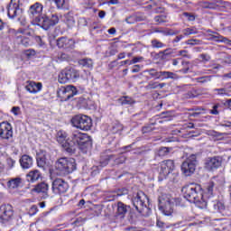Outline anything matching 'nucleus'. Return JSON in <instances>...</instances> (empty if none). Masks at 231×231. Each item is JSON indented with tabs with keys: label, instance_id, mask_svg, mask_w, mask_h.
Returning <instances> with one entry per match:
<instances>
[{
	"label": "nucleus",
	"instance_id": "13",
	"mask_svg": "<svg viewBox=\"0 0 231 231\" xmlns=\"http://www.w3.org/2000/svg\"><path fill=\"white\" fill-rule=\"evenodd\" d=\"M223 164V158L220 156L208 157L204 161V169L206 171H217Z\"/></svg>",
	"mask_w": 231,
	"mask_h": 231
},
{
	"label": "nucleus",
	"instance_id": "25",
	"mask_svg": "<svg viewBox=\"0 0 231 231\" xmlns=\"http://www.w3.org/2000/svg\"><path fill=\"white\" fill-rule=\"evenodd\" d=\"M49 186L45 182L37 184L33 189L32 192H37V194H48Z\"/></svg>",
	"mask_w": 231,
	"mask_h": 231
},
{
	"label": "nucleus",
	"instance_id": "3",
	"mask_svg": "<svg viewBox=\"0 0 231 231\" xmlns=\"http://www.w3.org/2000/svg\"><path fill=\"white\" fill-rule=\"evenodd\" d=\"M174 203H176V199L169 194H162L159 198V209L164 216H172L174 213Z\"/></svg>",
	"mask_w": 231,
	"mask_h": 231
},
{
	"label": "nucleus",
	"instance_id": "38",
	"mask_svg": "<svg viewBox=\"0 0 231 231\" xmlns=\"http://www.w3.org/2000/svg\"><path fill=\"white\" fill-rule=\"evenodd\" d=\"M155 33H162V35H176L178 33L171 30L155 29Z\"/></svg>",
	"mask_w": 231,
	"mask_h": 231
},
{
	"label": "nucleus",
	"instance_id": "19",
	"mask_svg": "<svg viewBox=\"0 0 231 231\" xmlns=\"http://www.w3.org/2000/svg\"><path fill=\"white\" fill-rule=\"evenodd\" d=\"M207 207L206 208H208V210H211V212H219L220 214H223L225 212V204L222 202H219L217 200H206Z\"/></svg>",
	"mask_w": 231,
	"mask_h": 231
},
{
	"label": "nucleus",
	"instance_id": "54",
	"mask_svg": "<svg viewBox=\"0 0 231 231\" xmlns=\"http://www.w3.org/2000/svg\"><path fill=\"white\" fill-rule=\"evenodd\" d=\"M21 111V108L19 106H14L11 110V112L15 116H19V113Z\"/></svg>",
	"mask_w": 231,
	"mask_h": 231
},
{
	"label": "nucleus",
	"instance_id": "1",
	"mask_svg": "<svg viewBox=\"0 0 231 231\" xmlns=\"http://www.w3.org/2000/svg\"><path fill=\"white\" fill-rule=\"evenodd\" d=\"M56 140L62 149L73 154L77 151V147L82 151V152H88V149H91V137L88 134L79 132L77 130L72 132L70 138H68V133L64 130L58 131L56 134Z\"/></svg>",
	"mask_w": 231,
	"mask_h": 231
},
{
	"label": "nucleus",
	"instance_id": "14",
	"mask_svg": "<svg viewBox=\"0 0 231 231\" xmlns=\"http://www.w3.org/2000/svg\"><path fill=\"white\" fill-rule=\"evenodd\" d=\"M7 15L10 19H15V17L23 15V8L19 5V0H11L7 7Z\"/></svg>",
	"mask_w": 231,
	"mask_h": 231
},
{
	"label": "nucleus",
	"instance_id": "37",
	"mask_svg": "<svg viewBox=\"0 0 231 231\" xmlns=\"http://www.w3.org/2000/svg\"><path fill=\"white\" fill-rule=\"evenodd\" d=\"M182 33L184 35H196V33H198V29H196L195 27H191V28H186L182 31Z\"/></svg>",
	"mask_w": 231,
	"mask_h": 231
},
{
	"label": "nucleus",
	"instance_id": "52",
	"mask_svg": "<svg viewBox=\"0 0 231 231\" xmlns=\"http://www.w3.org/2000/svg\"><path fill=\"white\" fill-rule=\"evenodd\" d=\"M211 80V77L210 76H206V77H202V78H199V82H210Z\"/></svg>",
	"mask_w": 231,
	"mask_h": 231
},
{
	"label": "nucleus",
	"instance_id": "58",
	"mask_svg": "<svg viewBox=\"0 0 231 231\" xmlns=\"http://www.w3.org/2000/svg\"><path fill=\"white\" fill-rule=\"evenodd\" d=\"M35 41L38 42L39 46H44V42H42L41 36H36Z\"/></svg>",
	"mask_w": 231,
	"mask_h": 231
},
{
	"label": "nucleus",
	"instance_id": "2",
	"mask_svg": "<svg viewBox=\"0 0 231 231\" xmlns=\"http://www.w3.org/2000/svg\"><path fill=\"white\" fill-rule=\"evenodd\" d=\"M181 190L185 199L189 203H195L199 208H207V199H203V189L199 184H188Z\"/></svg>",
	"mask_w": 231,
	"mask_h": 231
},
{
	"label": "nucleus",
	"instance_id": "56",
	"mask_svg": "<svg viewBox=\"0 0 231 231\" xmlns=\"http://www.w3.org/2000/svg\"><path fill=\"white\" fill-rule=\"evenodd\" d=\"M118 3H120L118 0H109L104 2L102 5H108V6H110V5H118Z\"/></svg>",
	"mask_w": 231,
	"mask_h": 231
},
{
	"label": "nucleus",
	"instance_id": "60",
	"mask_svg": "<svg viewBox=\"0 0 231 231\" xmlns=\"http://www.w3.org/2000/svg\"><path fill=\"white\" fill-rule=\"evenodd\" d=\"M157 226H159V228H164L165 224L163 223V221L157 220Z\"/></svg>",
	"mask_w": 231,
	"mask_h": 231
},
{
	"label": "nucleus",
	"instance_id": "43",
	"mask_svg": "<svg viewBox=\"0 0 231 231\" xmlns=\"http://www.w3.org/2000/svg\"><path fill=\"white\" fill-rule=\"evenodd\" d=\"M221 107L220 104H216L213 106L212 109L209 111L210 115H219V108Z\"/></svg>",
	"mask_w": 231,
	"mask_h": 231
},
{
	"label": "nucleus",
	"instance_id": "47",
	"mask_svg": "<svg viewBox=\"0 0 231 231\" xmlns=\"http://www.w3.org/2000/svg\"><path fill=\"white\" fill-rule=\"evenodd\" d=\"M38 212H39V208H37V206L35 205L32 206L29 210L30 216H35V214H37Z\"/></svg>",
	"mask_w": 231,
	"mask_h": 231
},
{
	"label": "nucleus",
	"instance_id": "30",
	"mask_svg": "<svg viewBox=\"0 0 231 231\" xmlns=\"http://www.w3.org/2000/svg\"><path fill=\"white\" fill-rule=\"evenodd\" d=\"M167 83H160L158 81H150L145 87L146 89H163Z\"/></svg>",
	"mask_w": 231,
	"mask_h": 231
},
{
	"label": "nucleus",
	"instance_id": "8",
	"mask_svg": "<svg viewBox=\"0 0 231 231\" xmlns=\"http://www.w3.org/2000/svg\"><path fill=\"white\" fill-rule=\"evenodd\" d=\"M148 199L147 195H145L143 191L137 192L136 196L133 199V205L135 210L143 216H145L149 210V208H147V205H145V201Z\"/></svg>",
	"mask_w": 231,
	"mask_h": 231
},
{
	"label": "nucleus",
	"instance_id": "10",
	"mask_svg": "<svg viewBox=\"0 0 231 231\" xmlns=\"http://www.w3.org/2000/svg\"><path fill=\"white\" fill-rule=\"evenodd\" d=\"M59 24V15L57 14H43L42 20L38 23V26L43 30H50L51 26Z\"/></svg>",
	"mask_w": 231,
	"mask_h": 231
},
{
	"label": "nucleus",
	"instance_id": "36",
	"mask_svg": "<svg viewBox=\"0 0 231 231\" xmlns=\"http://www.w3.org/2000/svg\"><path fill=\"white\" fill-rule=\"evenodd\" d=\"M151 44H152V48H154V49L165 48V44L156 39L152 40Z\"/></svg>",
	"mask_w": 231,
	"mask_h": 231
},
{
	"label": "nucleus",
	"instance_id": "9",
	"mask_svg": "<svg viewBox=\"0 0 231 231\" xmlns=\"http://www.w3.org/2000/svg\"><path fill=\"white\" fill-rule=\"evenodd\" d=\"M44 6H42V4L36 2L35 4L32 5L28 10L29 17L32 20L33 24H36L37 26L41 23L42 19V9Z\"/></svg>",
	"mask_w": 231,
	"mask_h": 231
},
{
	"label": "nucleus",
	"instance_id": "26",
	"mask_svg": "<svg viewBox=\"0 0 231 231\" xmlns=\"http://www.w3.org/2000/svg\"><path fill=\"white\" fill-rule=\"evenodd\" d=\"M160 79L162 80H167L171 79V80H178L180 77H178V74L171 71H160Z\"/></svg>",
	"mask_w": 231,
	"mask_h": 231
},
{
	"label": "nucleus",
	"instance_id": "40",
	"mask_svg": "<svg viewBox=\"0 0 231 231\" xmlns=\"http://www.w3.org/2000/svg\"><path fill=\"white\" fill-rule=\"evenodd\" d=\"M213 91H214V93H217V95H219L220 97L228 96V93L226 92V88H214Z\"/></svg>",
	"mask_w": 231,
	"mask_h": 231
},
{
	"label": "nucleus",
	"instance_id": "46",
	"mask_svg": "<svg viewBox=\"0 0 231 231\" xmlns=\"http://www.w3.org/2000/svg\"><path fill=\"white\" fill-rule=\"evenodd\" d=\"M143 60V57L138 56L134 57L132 60H130V66L131 64H138V62H142Z\"/></svg>",
	"mask_w": 231,
	"mask_h": 231
},
{
	"label": "nucleus",
	"instance_id": "4",
	"mask_svg": "<svg viewBox=\"0 0 231 231\" xmlns=\"http://www.w3.org/2000/svg\"><path fill=\"white\" fill-rule=\"evenodd\" d=\"M55 167L61 174L66 175L71 174L77 169V164L73 158L61 157L56 162Z\"/></svg>",
	"mask_w": 231,
	"mask_h": 231
},
{
	"label": "nucleus",
	"instance_id": "57",
	"mask_svg": "<svg viewBox=\"0 0 231 231\" xmlns=\"http://www.w3.org/2000/svg\"><path fill=\"white\" fill-rule=\"evenodd\" d=\"M142 67L140 65H134L132 69V73H140Z\"/></svg>",
	"mask_w": 231,
	"mask_h": 231
},
{
	"label": "nucleus",
	"instance_id": "24",
	"mask_svg": "<svg viewBox=\"0 0 231 231\" xmlns=\"http://www.w3.org/2000/svg\"><path fill=\"white\" fill-rule=\"evenodd\" d=\"M41 178H42V175H41V171H39V170L31 171L26 175L27 181H30L31 183H35V181H39V180H41Z\"/></svg>",
	"mask_w": 231,
	"mask_h": 231
},
{
	"label": "nucleus",
	"instance_id": "5",
	"mask_svg": "<svg viewBox=\"0 0 231 231\" xmlns=\"http://www.w3.org/2000/svg\"><path fill=\"white\" fill-rule=\"evenodd\" d=\"M70 123L73 127L80 129V131H89L93 127V120L86 115L74 116Z\"/></svg>",
	"mask_w": 231,
	"mask_h": 231
},
{
	"label": "nucleus",
	"instance_id": "64",
	"mask_svg": "<svg viewBox=\"0 0 231 231\" xmlns=\"http://www.w3.org/2000/svg\"><path fill=\"white\" fill-rule=\"evenodd\" d=\"M221 39L222 42H225L226 44H231V41L229 39L225 37H221Z\"/></svg>",
	"mask_w": 231,
	"mask_h": 231
},
{
	"label": "nucleus",
	"instance_id": "20",
	"mask_svg": "<svg viewBox=\"0 0 231 231\" xmlns=\"http://www.w3.org/2000/svg\"><path fill=\"white\" fill-rule=\"evenodd\" d=\"M57 46L62 50H73L75 48V41L63 36L57 40Z\"/></svg>",
	"mask_w": 231,
	"mask_h": 231
},
{
	"label": "nucleus",
	"instance_id": "42",
	"mask_svg": "<svg viewBox=\"0 0 231 231\" xmlns=\"http://www.w3.org/2000/svg\"><path fill=\"white\" fill-rule=\"evenodd\" d=\"M37 165H38V167H40V168H44V165H46V159L44 158V157H41V156H39V157H37Z\"/></svg>",
	"mask_w": 231,
	"mask_h": 231
},
{
	"label": "nucleus",
	"instance_id": "62",
	"mask_svg": "<svg viewBox=\"0 0 231 231\" xmlns=\"http://www.w3.org/2000/svg\"><path fill=\"white\" fill-rule=\"evenodd\" d=\"M222 79H223L224 80H226V79H231V72H228V73H226V74H224V75L222 76Z\"/></svg>",
	"mask_w": 231,
	"mask_h": 231
},
{
	"label": "nucleus",
	"instance_id": "53",
	"mask_svg": "<svg viewBox=\"0 0 231 231\" xmlns=\"http://www.w3.org/2000/svg\"><path fill=\"white\" fill-rule=\"evenodd\" d=\"M200 59L203 62H208V60H210V56L208 54H200Z\"/></svg>",
	"mask_w": 231,
	"mask_h": 231
},
{
	"label": "nucleus",
	"instance_id": "51",
	"mask_svg": "<svg viewBox=\"0 0 231 231\" xmlns=\"http://www.w3.org/2000/svg\"><path fill=\"white\" fill-rule=\"evenodd\" d=\"M111 158H112V155L106 156V157L105 158V161H101V162H100L101 166H102V167H106V165H107V163H109V161L111 160Z\"/></svg>",
	"mask_w": 231,
	"mask_h": 231
},
{
	"label": "nucleus",
	"instance_id": "7",
	"mask_svg": "<svg viewBox=\"0 0 231 231\" xmlns=\"http://www.w3.org/2000/svg\"><path fill=\"white\" fill-rule=\"evenodd\" d=\"M198 167V157L196 154L189 155L181 164V172L185 176H192Z\"/></svg>",
	"mask_w": 231,
	"mask_h": 231
},
{
	"label": "nucleus",
	"instance_id": "55",
	"mask_svg": "<svg viewBox=\"0 0 231 231\" xmlns=\"http://www.w3.org/2000/svg\"><path fill=\"white\" fill-rule=\"evenodd\" d=\"M126 157L121 155L118 159L116 160V163H125Z\"/></svg>",
	"mask_w": 231,
	"mask_h": 231
},
{
	"label": "nucleus",
	"instance_id": "29",
	"mask_svg": "<svg viewBox=\"0 0 231 231\" xmlns=\"http://www.w3.org/2000/svg\"><path fill=\"white\" fill-rule=\"evenodd\" d=\"M58 10H69V0H54Z\"/></svg>",
	"mask_w": 231,
	"mask_h": 231
},
{
	"label": "nucleus",
	"instance_id": "28",
	"mask_svg": "<svg viewBox=\"0 0 231 231\" xmlns=\"http://www.w3.org/2000/svg\"><path fill=\"white\" fill-rule=\"evenodd\" d=\"M23 179H21V177H16L8 180L7 186L9 189H18V187H21Z\"/></svg>",
	"mask_w": 231,
	"mask_h": 231
},
{
	"label": "nucleus",
	"instance_id": "49",
	"mask_svg": "<svg viewBox=\"0 0 231 231\" xmlns=\"http://www.w3.org/2000/svg\"><path fill=\"white\" fill-rule=\"evenodd\" d=\"M7 162V165L9 167V169H14V167H15V160L12 159V158H8L6 160Z\"/></svg>",
	"mask_w": 231,
	"mask_h": 231
},
{
	"label": "nucleus",
	"instance_id": "16",
	"mask_svg": "<svg viewBox=\"0 0 231 231\" xmlns=\"http://www.w3.org/2000/svg\"><path fill=\"white\" fill-rule=\"evenodd\" d=\"M68 189H69L68 182L62 179H56L52 182V192L54 194H65V192H68Z\"/></svg>",
	"mask_w": 231,
	"mask_h": 231
},
{
	"label": "nucleus",
	"instance_id": "17",
	"mask_svg": "<svg viewBox=\"0 0 231 231\" xmlns=\"http://www.w3.org/2000/svg\"><path fill=\"white\" fill-rule=\"evenodd\" d=\"M0 136L4 140H10L14 136V131L12 130V125L8 122H3L0 124Z\"/></svg>",
	"mask_w": 231,
	"mask_h": 231
},
{
	"label": "nucleus",
	"instance_id": "22",
	"mask_svg": "<svg viewBox=\"0 0 231 231\" xmlns=\"http://www.w3.org/2000/svg\"><path fill=\"white\" fill-rule=\"evenodd\" d=\"M20 165L22 167V169H32V167H33V157L30 156V155H23L20 158Z\"/></svg>",
	"mask_w": 231,
	"mask_h": 231
},
{
	"label": "nucleus",
	"instance_id": "48",
	"mask_svg": "<svg viewBox=\"0 0 231 231\" xmlns=\"http://www.w3.org/2000/svg\"><path fill=\"white\" fill-rule=\"evenodd\" d=\"M166 154H169V148L162 147L159 150V156H165Z\"/></svg>",
	"mask_w": 231,
	"mask_h": 231
},
{
	"label": "nucleus",
	"instance_id": "21",
	"mask_svg": "<svg viewBox=\"0 0 231 231\" xmlns=\"http://www.w3.org/2000/svg\"><path fill=\"white\" fill-rule=\"evenodd\" d=\"M129 208L131 207L124 204L123 202H117L116 204V217H120V219H124L125 217V214L129 212Z\"/></svg>",
	"mask_w": 231,
	"mask_h": 231
},
{
	"label": "nucleus",
	"instance_id": "12",
	"mask_svg": "<svg viewBox=\"0 0 231 231\" xmlns=\"http://www.w3.org/2000/svg\"><path fill=\"white\" fill-rule=\"evenodd\" d=\"M57 95L58 97H62L65 100H69V98H73L76 95H79V90L75 86L68 85L58 88Z\"/></svg>",
	"mask_w": 231,
	"mask_h": 231
},
{
	"label": "nucleus",
	"instance_id": "33",
	"mask_svg": "<svg viewBox=\"0 0 231 231\" xmlns=\"http://www.w3.org/2000/svg\"><path fill=\"white\" fill-rule=\"evenodd\" d=\"M144 73H148L151 79H155V80L160 79V71H158L156 69H146L144 70Z\"/></svg>",
	"mask_w": 231,
	"mask_h": 231
},
{
	"label": "nucleus",
	"instance_id": "41",
	"mask_svg": "<svg viewBox=\"0 0 231 231\" xmlns=\"http://www.w3.org/2000/svg\"><path fill=\"white\" fill-rule=\"evenodd\" d=\"M155 23H158L159 24L162 23H167V16L161 14L154 17Z\"/></svg>",
	"mask_w": 231,
	"mask_h": 231
},
{
	"label": "nucleus",
	"instance_id": "61",
	"mask_svg": "<svg viewBox=\"0 0 231 231\" xmlns=\"http://www.w3.org/2000/svg\"><path fill=\"white\" fill-rule=\"evenodd\" d=\"M187 53L188 51L183 50V51H180L178 55L180 57H187Z\"/></svg>",
	"mask_w": 231,
	"mask_h": 231
},
{
	"label": "nucleus",
	"instance_id": "34",
	"mask_svg": "<svg viewBox=\"0 0 231 231\" xmlns=\"http://www.w3.org/2000/svg\"><path fill=\"white\" fill-rule=\"evenodd\" d=\"M64 23H66L68 26H73L75 24V18H73L71 14H66L64 15Z\"/></svg>",
	"mask_w": 231,
	"mask_h": 231
},
{
	"label": "nucleus",
	"instance_id": "39",
	"mask_svg": "<svg viewBox=\"0 0 231 231\" xmlns=\"http://www.w3.org/2000/svg\"><path fill=\"white\" fill-rule=\"evenodd\" d=\"M182 17L185 18L186 21H189V22L196 21V15H194V14L192 13L184 12L182 14Z\"/></svg>",
	"mask_w": 231,
	"mask_h": 231
},
{
	"label": "nucleus",
	"instance_id": "63",
	"mask_svg": "<svg viewBox=\"0 0 231 231\" xmlns=\"http://www.w3.org/2000/svg\"><path fill=\"white\" fill-rule=\"evenodd\" d=\"M181 39H183V35L176 36L175 39L173 40V42H180Z\"/></svg>",
	"mask_w": 231,
	"mask_h": 231
},
{
	"label": "nucleus",
	"instance_id": "6",
	"mask_svg": "<svg viewBox=\"0 0 231 231\" xmlns=\"http://www.w3.org/2000/svg\"><path fill=\"white\" fill-rule=\"evenodd\" d=\"M80 78V73L74 68L68 67L61 70L58 76L60 84H68V82H76Z\"/></svg>",
	"mask_w": 231,
	"mask_h": 231
},
{
	"label": "nucleus",
	"instance_id": "31",
	"mask_svg": "<svg viewBox=\"0 0 231 231\" xmlns=\"http://www.w3.org/2000/svg\"><path fill=\"white\" fill-rule=\"evenodd\" d=\"M79 66L82 68H88V69H93V60L89 58H84L79 60Z\"/></svg>",
	"mask_w": 231,
	"mask_h": 231
},
{
	"label": "nucleus",
	"instance_id": "32",
	"mask_svg": "<svg viewBox=\"0 0 231 231\" xmlns=\"http://www.w3.org/2000/svg\"><path fill=\"white\" fill-rule=\"evenodd\" d=\"M203 196V199H207V198L210 199L214 196V182L208 184Z\"/></svg>",
	"mask_w": 231,
	"mask_h": 231
},
{
	"label": "nucleus",
	"instance_id": "35",
	"mask_svg": "<svg viewBox=\"0 0 231 231\" xmlns=\"http://www.w3.org/2000/svg\"><path fill=\"white\" fill-rule=\"evenodd\" d=\"M64 60H69V55H68L64 52L58 53L57 58H56V62H62Z\"/></svg>",
	"mask_w": 231,
	"mask_h": 231
},
{
	"label": "nucleus",
	"instance_id": "45",
	"mask_svg": "<svg viewBox=\"0 0 231 231\" xmlns=\"http://www.w3.org/2000/svg\"><path fill=\"white\" fill-rule=\"evenodd\" d=\"M24 54L26 55V57H35L37 51H35V50L33 49H28L24 51Z\"/></svg>",
	"mask_w": 231,
	"mask_h": 231
},
{
	"label": "nucleus",
	"instance_id": "50",
	"mask_svg": "<svg viewBox=\"0 0 231 231\" xmlns=\"http://www.w3.org/2000/svg\"><path fill=\"white\" fill-rule=\"evenodd\" d=\"M161 53L162 55H164L165 57H169V55H172L174 53V51L172 49H166V50L161 51Z\"/></svg>",
	"mask_w": 231,
	"mask_h": 231
},
{
	"label": "nucleus",
	"instance_id": "23",
	"mask_svg": "<svg viewBox=\"0 0 231 231\" xmlns=\"http://www.w3.org/2000/svg\"><path fill=\"white\" fill-rule=\"evenodd\" d=\"M26 91L29 93H39L42 89V83H35L34 81H28V84L25 86Z\"/></svg>",
	"mask_w": 231,
	"mask_h": 231
},
{
	"label": "nucleus",
	"instance_id": "11",
	"mask_svg": "<svg viewBox=\"0 0 231 231\" xmlns=\"http://www.w3.org/2000/svg\"><path fill=\"white\" fill-rule=\"evenodd\" d=\"M16 41L19 44H23V46L28 47L30 46V42L32 41V32L28 29H18L14 32Z\"/></svg>",
	"mask_w": 231,
	"mask_h": 231
},
{
	"label": "nucleus",
	"instance_id": "44",
	"mask_svg": "<svg viewBox=\"0 0 231 231\" xmlns=\"http://www.w3.org/2000/svg\"><path fill=\"white\" fill-rule=\"evenodd\" d=\"M186 44H189V46H198L201 44V41L198 39H191V40H188L186 42Z\"/></svg>",
	"mask_w": 231,
	"mask_h": 231
},
{
	"label": "nucleus",
	"instance_id": "18",
	"mask_svg": "<svg viewBox=\"0 0 231 231\" xmlns=\"http://www.w3.org/2000/svg\"><path fill=\"white\" fill-rule=\"evenodd\" d=\"M14 217V208H12V205H2L0 207V219L3 221H10L12 217Z\"/></svg>",
	"mask_w": 231,
	"mask_h": 231
},
{
	"label": "nucleus",
	"instance_id": "15",
	"mask_svg": "<svg viewBox=\"0 0 231 231\" xmlns=\"http://www.w3.org/2000/svg\"><path fill=\"white\" fill-rule=\"evenodd\" d=\"M174 171V161L166 160L161 162V169L159 171L160 178L165 180Z\"/></svg>",
	"mask_w": 231,
	"mask_h": 231
},
{
	"label": "nucleus",
	"instance_id": "27",
	"mask_svg": "<svg viewBox=\"0 0 231 231\" xmlns=\"http://www.w3.org/2000/svg\"><path fill=\"white\" fill-rule=\"evenodd\" d=\"M117 102L121 106H133V104L136 103V101H134V99L129 96L121 97L119 99H117Z\"/></svg>",
	"mask_w": 231,
	"mask_h": 231
},
{
	"label": "nucleus",
	"instance_id": "59",
	"mask_svg": "<svg viewBox=\"0 0 231 231\" xmlns=\"http://www.w3.org/2000/svg\"><path fill=\"white\" fill-rule=\"evenodd\" d=\"M152 131V128L151 126H144L143 128V133H151Z\"/></svg>",
	"mask_w": 231,
	"mask_h": 231
}]
</instances>
